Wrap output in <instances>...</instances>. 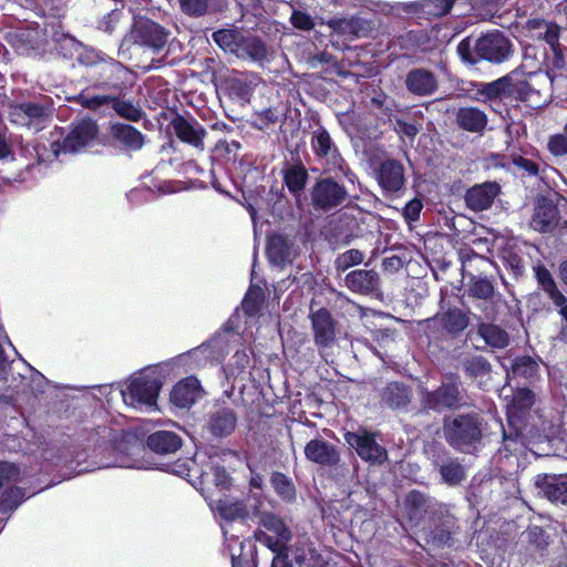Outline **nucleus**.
<instances>
[{"mask_svg":"<svg viewBox=\"0 0 567 567\" xmlns=\"http://www.w3.org/2000/svg\"><path fill=\"white\" fill-rule=\"evenodd\" d=\"M442 327L449 332H461L467 324L468 320L465 313L460 309H452L437 317Z\"/></svg>","mask_w":567,"mask_h":567,"instance_id":"obj_37","label":"nucleus"},{"mask_svg":"<svg viewBox=\"0 0 567 567\" xmlns=\"http://www.w3.org/2000/svg\"><path fill=\"white\" fill-rule=\"evenodd\" d=\"M364 24V20L358 17L333 18L327 22L332 31L348 37H360L365 31Z\"/></svg>","mask_w":567,"mask_h":567,"instance_id":"obj_31","label":"nucleus"},{"mask_svg":"<svg viewBox=\"0 0 567 567\" xmlns=\"http://www.w3.org/2000/svg\"><path fill=\"white\" fill-rule=\"evenodd\" d=\"M455 0H423L411 2L406 7L413 11H423L427 14L441 17L450 12Z\"/></svg>","mask_w":567,"mask_h":567,"instance_id":"obj_33","label":"nucleus"},{"mask_svg":"<svg viewBox=\"0 0 567 567\" xmlns=\"http://www.w3.org/2000/svg\"><path fill=\"white\" fill-rule=\"evenodd\" d=\"M307 548H296L295 560L299 565L315 566L321 563L320 555L310 544H303Z\"/></svg>","mask_w":567,"mask_h":567,"instance_id":"obj_47","label":"nucleus"},{"mask_svg":"<svg viewBox=\"0 0 567 567\" xmlns=\"http://www.w3.org/2000/svg\"><path fill=\"white\" fill-rule=\"evenodd\" d=\"M97 137V126L92 120H81L74 123L63 138L59 150L54 151L55 154L76 153L83 148L91 146Z\"/></svg>","mask_w":567,"mask_h":567,"instance_id":"obj_7","label":"nucleus"},{"mask_svg":"<svg viewBox=\"0 0 567 567\" xmlns=\"http://www.w3.org/2000/svg\"><path fill=\"white\" fill-rule=\"evenodd\" d=\"M130 20L128 16H125L123 11L113 10L107 16L103 17L100 21V29L110 34L117 31L123 24H127Z\"/></svg>","mask_w":567,"mask_h":567,"instance_id":"obj_38","label":"nucleus"},{"mask_svg":"<svg viewBox=\"0 0 567 567\" xmlns=\"http://www.w3.org/2000/svg\"><path fill=\"white\" fill-rule=\"evenodd\" d=\"M440 473L443 481L450 485H456L465 477L462 465L453 461L443 464L440 468Z\"/></svg>","mask_w":567,"mask_h":567,"instance_id":"obj_44","label":"nucleus"},{"mask_svg":"<svg viewBox=\"0 0 567 567\" xmlns=\"http://www.w3.org/2000/svg\"><path fill=\"white\" fill-rule=\"evenodd\" d=\"M505 80L501 79L487 84L485 92L488 97H496L505 90Z\"/></svg>","mask_w":567,"mask_h":567,"instance_id":"obj_64","label":"nucleus"},{"mask_svg":"<svg viewBox=\"0 0 567 567\" xmlns=\"http://www.w3.org/2000/svg\"><path fill=\"white\" fill-rule=\"evenodd\" d=\"M526 27L532 32L533 38L545 40L550 45L551 50L560 48V29L557 24L540 19H532L527 21Z\"/></svg>","mask_w":567,"mask_h":567,"instance_id":"obj_26","label":"nucleus"},{"mask_svg":"<svg viewBox=\"0 0 567 567\" xmlns=\"http://www.w3.org/2000/svg\"><path fill=\"white\" fill-rule=\"evenodd\" d=\"M489 370L488 362L482 357L474 358L467 365V371L472 374L474 373H484Z\"/></svg>","mask_w":567,"mask_h":567,"instance_id":"obj_61","label":"nucleus"},{"mask_svg":"<svg viewBox=\"0 0 567 567\" xmlns=\"http://www.w3.org/2000/svg\"><path fill=\"white\" fill-rule=\"evenodd\" d=\"M344 440L365 462L381 464L388 457L385 449L377 443L374 434L368 432L365 429L347 432Z\"/></svg>","mask_w":567,"mask_h":567,"instance_id":"obj_5","label":"nucleus"},{"mask_svg":"<svg viewBox=\"0 0 567 567\" xmlns=\"http://www.w3.org/2000/svg\"><path fill=\"white\" fill-rule=\"evenodd\" d=\"M472 41L470 38L462 40L457 45V52L464 61L474 62L471 54Z\"/></svg>","mask_w":567,"mask_h":567,"instance_id":"obj_62","label":"nucleus"},{"mask_svg":"<svg viewBox=\"0 0 567 567\" xmlns=\"http://www.w3.org/2000/svg\"><path fill=\"white\" fill-rule=\"evenodd\" d=\"M311 147L319 157L336 158V148L329 133L326 130H317L311 137Z\"/></svg>","mask_w":567,"mask_h":567,"instance_id":"obj_35","label":"nucleus"},{"mask_svg":"<svg viewBox=\"0 0 567 567\" xmlns=\"http://www.w3.org/2000/svg\"><path fill=\"white\" fill-rule=\"evenodd\" d=\"M535 486L551 503L567 505V475L539 474Z\"/></svg>","mask_w":567,"mask_h":567,"instance_id":"obj_11","label":"nucleus"},{"mask_svg":"<svg viewBox=\"0 0 567 567\" xmlns=\"http://www.w3.org/2000/svg\"><path fill=\"white\" fill-rule=\"evenodd\" d=\"M184 12L190 16H200L206 11L207 0H181Z\"/></svg>","mask_w":567,"mask_h":567,"instance_id":"obj_56","label":"nucleus"},{"mask_svg":"<svg viewBox=\"0 0 567 567\" xmlns=\"http://www.w3.org/2000/svg\"><path fill=\"white\" fill-rule=\"evenodd\" d=\"M114 109L118 115L131 121H138L142 112L134 104L126 101H117L114 103Z\"/></svg>","mask_w":567,"mask_h":567,"instance_id":"obj_52","label":"nucleus"},{"mask_svg":"<svg viewBox=\"0 0 567 567\" xmlns=\"http://www.w3.org/2000/svg\"><path fill=\"white\" fill-rule=\"evenodd\" d=\"M476 54L493 63L506 61L513 53V44L501 31L483 34L475 41Z\"/></svg>","mask_w":567,"mask_h":567,"instance_id":"obj_4","label":"nucleus"},{"mask_svg":"<svg viewBox=\"0 0 567 567\" xmlns=\"http://www.w3.org/2000/svg\"><path fill=\"white\" fill-rule=\"evenodd\" d=\"M536 277L539 285L550 299L561 298V291L557 288L550 272L545 267H537Z\"/></svg>","mask_w":567,"mask_h":567,"instance_id":"obj_46","label":"nucleus"},{"mask_svg":"<svg viewBox=\"0 0 567 567\" xmlns=\"http://www.w3.org/2000/svg\"><path fill=\"white\" fill-rule=\"evenodd\" d=\"M493 291L492 284L486 279L476 280L470 287V295L480 299H488Z\"/></svg>","mask_w":567,"mask_h":567,"instance_id":"obj_53","label":"nucleus"},{"mask_svg":"<svg viewBox=\"0 0 567 567\" xmlns=\"http://www.w3.org/2000/svg\"><path fill=\"white\" fill-rule=\"evenodd\" d=\"M236 423L237 417L231 409L218 408L209 415L208 429L213 435L224 437L233 433Z\"/></svg>","mask_w":567,"mask_h":567,"instance_id":"obj_22","label":"nucleus"},{"mask_svg":"<svg viewBox=\"0 0 567 567\" xmlns=\"http://www.w3.org/2000/svg\"><path fill=\"white\" fill-rule=\"evenodd\" d=\"M202 396L197 379L187 377L177 382L171 392V402L177 408H189Z\"/></svg>","mask_w":567,"mask_h":567,"instance_id":"obj_16","label":"nucleus"},{"mask_svg":"<svg viewBox=\"0 0 567 567\" xmlns=\"http://www.w3.org/2000/svg\"><path fill=\"white\" fill-rule=\"evenodd\" d=\"M514 164L517 167L526 171L529 175H536L538 172L537 165L535 163L520 156L514 158Z\"/></svg>","mask_w":567,"mask_h":567,"instance_id":"obj_63","label":"nucleus"},{"mask_svg":"<svg viewBox=\"0 0 567 567\" xmlns=\"http://www.w3.org/2000/svg\"><path fill=\"white\" fill-rule=\"evenodd\" d=\"M230 342L227 337H216L212 339L208 343L202 344L199 348L195 349L193 352L181 355L174 359L172 362L167 363V367H179L183 364H187L190 360H194L197 364H202L203 360L214 359L219 360L223 357L224 346Z\"/></svg>","mask_w":567,"mask_h":567,"instance_id":"obj_10","label":"nucleus"},{"mask_svg":"<svg viewBox=\"0 0 567 567\" xmlns=\"http://www.w3.org/2000/svg\"><path fill=\"white\" fill-rule=\"evenodd\" d=\"M347 198L343 186L331 178L319 181L311 193V199L316 207L324 210L342 205Z\"/></svg>","mask_w":567,"mask_h":567,"instance_id":"obj_9","label":"nucleus"},{"mask_svg":"<svg viewBox=\"0 0 567 567\" xmlns=\"http://www.w3.org/2000/svg\"><path fill=\"white\" fill-rule=\"evenodd\" d=\"M306 179V171L298 166L290 167L285 173V183L292 193L300 192L305 187Z\"/></svg>","mask_w":567,"mask_h":567,"instance_id":"obj_42","label":"nucleus"},{"mask_svg":"<svg viewBox=\"0 0 567 567\" xmlns=\"http://www.w3.org/2000/svg\"><path fill=\"white\" fill-rule=\"evenodd\" d=\"M122 442L116 444L113 439L97 443L94 449V457L99 458L97 467H133L131 461L122 454Z\"/></svg>","mask_w":567,"mask_h":567,"instance_id":"obj_12","label":"nucleus"},{"mask_svg":"<svg viewBox=\"0 0 567 567\" xmlns=\"http://www.w3.org/2000/svg\"><path fill=\"white\" fill-rule=\"evenodd\" d=\"M243 34L237 30H218L213 33V40L224 50L236 55Z\"/></svg>","mask_w":567,"mask_h":567,"instance_id":"obj_34","label":"nucleus"},{"mask_svg":"<svg viewBox=\"0 0 567 567\" xmlns=\"http://www.w3.org/2000/svg\"><path fill=\"white\" fill-rule=\"evenodd\" d=\"M306 457L321 465H333L339 461V454L333 445L322 440H311L305 446Z\"/></svg>","mask_w":567,"mask_h":567,"instance_id":"obj_21","label":"nucleus"},{"mask_svg":"<svg viewBox=\"0 0 567 567\" xmlns=\"http://www.w3.org/2000/svg\"><path fill=\"white\" fill-rule=\"evenodd\" d=\"M548 148L556 156L567 154V137L565 135L553 136L548 143Z\"/></svg>","mask_w":567,"mask_h":567,"instance_id":"obj_59","label":"nucleus"},{"mask_svg":"<svg viewBox=\"0 0 567 567\" xmlns=\"http://www.w3.org/2000/svg\"><path fill=\"white\" fill-rule=\"evenodd\" d=\"M147 444L156 453L169 454L182 446V440L174 432L157 431L148 436Z\"/></svg>","mask_w":567,"mask_h":567,"instance_id":"obj_27","label":"nucleus"},{"mask_svg":"<svg viewBox=\"0 0 567 567\" xmlns=\"http://www.w3.org/2000/svg\"><path fill=\"white\" fill-rule=\"evenodd\" d=\"M216 511L220 516V527L226 537L234 538L235 535L230 534L229 525L234 522H238L240 525L244 524L246 516V508L241 502H233L229 499H220L216 505Z\"/></svg>","mask_w":567,"mask_h":567,"instance_id":"obj_20","label":"nucleus"},{"mask_svg":"<svg viewBox=\"0 0 567 567\" xmlns=\"http://www.w3.org/2000/svg\"><path fill=\"white\" fill-rule=\"evenodd\" d=\"M262 299V289L259 286H250L241 303L244 311L248 316H255L260 308Z\"/></svg>","mask_w":567,"mask_h":567,"instance_id":"obj_39","label":"nucleus"},{"mask_svg":"<svg viewBox=\"0 0 567 567\" xmlns=\"http://www.w3.org/2000/svg\"><path fill=\"white\" fill-rule=\"evenodd\" d=\"M315 342L319 348L331 347L336 340L334 323L326 309H319L311 315Z\"/></svg>","mask_w":567,"mask_h":567,"instance_id":"obj_15","label":"nucleus"},{"mask_svg":"<svg viewBox=\"0 0 567 567\" xmlns=\"http://www.w3.org/2000/svg\"><path fill=\"white\" fill-rule=\"evenodd\" d=\"M233 90L243 102H248L252 93L250 84L241 81L234 83Z\"/></svg>","mask_w":567,"mask_h":567,"instance_id":"obj_60","label":"nucleus"},{"mask_svg":"<svg viewBox=\"0 0 567 567\" xmlns=\"http://www.w3.org/2000/svg\"><path fill=\"white\" fill-rule=\"evenodd\" d=\"M347 287L359 293H370L379 287V275L374 270L359 269L346 276Z\"/></svg>","mask_w":567,"mask_h":567,"instance_id":"obj_23","label":"nucleus"},{"mask_svg":"<svg viewBox=\"0 0 567 567\" xmlns=\"http://www.w3.org/2000/svg\"><path fill=\"white\" fill-rule=\"evenodd\" d=\"M508 0H473V7L483 19L493 18Z\"/></svg>","mask_w":567,"mask_h":567,"instance_id":"obj_45","label":"nucleus"},{"mask_svg":"<svg viewBox=\"0 0 567 567\" xmlns=\"http://www.w3.org/2000/svg\"><path fill=\"white\" fill-rule=\"evenodd\" d=\"M558 223L557 207L545 198L538 200L532 219V227L538 231H548Z\"/></svg>","mask_w":567,"mask_h":567,"instance_id":"obj_24","label":"nucleus"},{"mask_svg":"<svg viewBox=\"0 0 567 567\" xmlns=\"http://www.w3.org/2000/svg\"><path fill=\"white\" fill-rule=\"evenodd\" d=\"M408 91L417 96H429L436 92L439 82L434 73L425 69H413L405 78Z\"/></svg>","mask_w":567,"mask_h":567,"instance_id":"obj_14","label":"nucleus"},{"mask_svg":"<svg viewBox=\"0 0 567 567\" xmlns=\"http://www.w3.org/2000/svg\"><path fill=\"white\" fill-rule=\"evenodd\" d=\"M24 492L20 487H14L4 492L0 499V513L14 511L24 501Z\"/></svg>","mask_w":567,"mask_h":567,"instance_id":"obj_40","label":"nucleus"},{"mask_svg":"<svg viewBox=\"0 0 567 567\" xmlns=\"http://www.w3.org/2000/svg\"><path fill=\"white\" fill-rule=\"evenodd\" d=\"M458 125L470 132H481L487 124V117L484 112L476 107H462L456 114Z\"/></svg>","mask_w":567,"mask_h":567,"instance_id":"obj_29","label":"nucleus"},{"mask_svg":"<svg viewBox=\"0 0 567 567\" xmlns=\"http://www.w3.org/2000/svg\"><path fill=\"white\" fill-rule=\"evenodd\" d=\"M423 208L421 199L414 198L410 200L403 208V216L409 223L415 221L420 217V213Z\"/></svg>","mask_w":567,"mask_h":567,"instance_id":"obj_58","label":"nucleus"},{"mask_svg":"<svg viewBox=\"0 0 567 567\" xmlns=\"http://www.w3.org/2000/svg\"><path fill=\"white\" fill-rule=\"evenodd\" d=\"M20 474L21 471L14 463L0 462V487L7 483L19 481Z\"/></svg>","mask_w":567,"mask_h":567,"instance_id":"obj_51","label":"nucleus"},{"mask_svg":"<svg viewBox=\"0 0 567 567\" xmlns=\"http://www.w3.org/2000/svg\"><path fill=\"white\" fill-rule=\"evenodd\" d=\"M424 497L417 493H411L408 495L405 505L412 506L413 509L409 513L411 519H416L422 515Z\"/></svg>","mask_w":567,"mask_h":567,"instance_id":"obj_57","label":"nucleus"},{"mask_svg":"<svg viewBox=\"0 0 567 567\" xmlns=\"http://www.w3.org/2000/svg\"><path fill=\"white\" fill-rule=\"evenodd\" d=\"M378 182L385 192L400 190L405 183L403 165L394 159L383 162L378 171Z\"/></svg>","mask_w":567,"mask_h":567,"instance_id":"obj_17","label":"nucleus"},{"mask_svg":"<svg viewBox=\"0 0 567 567\" xmlns=\"http://www.w3.org/2000/svg\"><path fill=\"white\" fill-rule=\"evenodd\" d=\"M363 259L364 255L362 251L358 249H349L337 257L334 265L338 271H346L350 267L360 265Z\"/></svg>","mask_w":567,"mask_h":567,"instance_id":"obj_43","label":"nucleus"},{"mask_svg":"<svg viewBox=\"0 0 567 567\" xmlns=\"http://www.w3.org/2000/svg\"><path fill=\"white\" fill-rule=\"evenodd\" d=\"M10 121L31 132L41 131L49 117L50 110L37 103H22L10 106Z\"/></svg>","mask_w":567,"mask_h":567,"instance_id":"obj_6","label":"nucleus"},{"mask_svg":"<svg viewBox=\"0 0 567 567\" xmlns=\"http://www.w3.org/2000/svg\"><path fill=\"white\" fill-rule=\"evenodd\" d=\"M44 13L59 16L66 7L69 0H35Z\"/></svg>","mask_w":567,"mask_h":567,"instance_id":"obj_55","label":"nucleus"},{"mask_svg":"<svg viewBox=\"0 0 567 567\" xmlns=\"http://www.w3.org/2000/svg\"><path fill=\"white\" fill-rule=\"evenodd\" d=\"M271 483L276 492L285 499L295 497V487L288 477L281 473L272 475Z\"/></svg>","mask_w":567,"mask_h":567,"instance_id":"obj_48","label":"nucleus"},{"mask_svg":"<svg viewBox=\"0 0 567 567\" xmlns=\"http://www.w3.org/2000/svg\"><path fill=\"white\" fill-rule=\"evenodd\" d=\"M499 192L496 183H484L475 185L467 190L465 200L467 206L474 212L487 209Z\"/></svg>","mask_w":567,"mask_h":567,"instance_id":"obj_19","label":"nucleus"},{"mask_svg":"<svg viewBox=\"0 0 567 567\" xmlns=\"http://www.w3.org/2000/svg\"><path fill=\"white\" fill-rule=\"evenodd\" d=\"M389 396L386 401L392 406H401L409 402V395L406 390L398 383L390 384L388 386Z\"/></svg>","mask_w":567,"mask_h":567,"instance_id":"obj_50","label":"nucleus"},{"mask_svg":"<svg viewBox=\"0 0 567 567\" xmlns=\"http://www.w3.org/2000/svg\"><path fill=\"white\" fill-rule=\"evenodd\" d=\"M537 362L529 357L519 358L513 363V373L524 378L534 377L537 372Z\"/></svg>","mask_w":567,"mask_h":567,"instance_id":"obj_49","label":"nucleus"},{"mask_svg":"<svg viewBox=\"0 0 567 567\" xmlns=\"http://www.w3.org/2000/svg\"><path fill=\"white\" fill-rule=\"evenodd\" d=\"M173 130L176 136L184 143L196 148L204 150L205 128L194 118L176 116L172 121Z\"/></svg>","mask_w":567,"mask_h":567,"instance_id":"obj_13","label":"nucleus"},{"mask_svg":"<svg viewBox=\"0 0 567 567\" xmlns=\"http://www.w3.org/2000/svg\"><path fill=\"white\" fill-rule=\"evenodd\" d=\"M458 400V390L454 384H444L433 393H426V403L429 408L441 410L451 408Z\"/></svg>","mask_w":567,"mask_h":567,"instance_id":"obj_28","label":"nucleus"},{"mask_svg":"<svg viewBox=\"0 0 567 567\" xmlns=\"http://www.w3.org/2000/svg\"><path fill=\"white\" fill-rule=\"evenodd\" d=\"M161 382L147 375L130 379L121 389L124 403L135 410L151 411L156 409Z\"/></svg>","mask_w":567,"mask_h":567,"instance_id":"obj_2","label":"nucleus"},{"mask_svg":"<svg viewBox=\"0 0 567 567\" xmlns=\"http://www.w3.org/2000/svg\"><path fill=\"white\" fill-rule=\"evenodd\" d=\"M259 524L264 529L255 533L256 539L274 553H282L291 536L285 523L274 514L264 513Z\"/></svg>","mask_w":567,"mask_h":567,"instance_id":"obj_3","label":"nucleus"},{"mask_svg":"<svg viewBox=\"0 0 567 567\" xmlns=\"http://www.w3.org/2000/svg\"><path fill=\"white\" fill-rule=\"evenodd\" d=\"M249 364V355L246 349H236L230 361L225 368L227 377H236L241 373Z\"/></svg>","mask_w":567,"mask_h":567,"instance_id":"obj_41","label":"nucleus"},{"mask_svg":"<svg viewBox=\"0 0 567 567\" xmlns=\"http://www.w3.org/2000/svg\"><path fill=\"white\" fill-rule=\"evenodd\" d=\"M478 334L486 344L493 348H504L508 343L507 333L494 324H481Z\"/></svg>","mask_w":567,"mask_h":567,"instance_id":"obj_36","label":"nucleus"},{"mask_svg":"<svg viewBox=\"0 0 567 567\" xmlns=\"http://www.w3.org/2000/svg\"><path fill=\"white\" fill-rule=\"evenodd\" d=\"M269 261L275 265H284L291 260L292 250L287 239L280 235L269 238L267 246Z\"/></svg>","mask_w":567,"mask_h":567,"instance_id":"obj_30","label":"nucleus"},{"mask_svg":"<svg viewBox=\"0 0 567 567\" xmlns=\"http://www.w3.org/2000/svg\"><path fill=\"white\" fill-rule=\"evenodd\" d=\"M535 402L534 393L528 389H518L514 392L512 400L506 404L507 420L514 427L519 426L524 416Z\"/></svg>","mask_w":567,"mask_h":567,"instance_id":"obj_18","label":"nucleus"},{"mask_svg":"<svg viewBox=\"0 0 567 567\" xmlns=\"http://www.w3.org/2000/svg\"><path fill=\"white\" fill-rule=\"evenodd\" d=\"M236 56L243 60H250L262 65L269 61V53L265 44L255 37L243 35Z\"/></svg>","mask_w":567,"mask_h":567,"instance_id":"obj_25","label":"nucleus"},{"mask_svg":"<svg viewBox=\"0 0 567 567\" xmlns=\"http://www.w3.org/2000/svg\"><path fill=\"white\" fill-rule=\"evenodd\" d=\"M444 434L450 445L471 452L481 442L482 422L475 414L457 415L445 422Z\"/></svg>","mask_w":567,"mask_h":567,"instance_id":"obj_1","label":"nucleus"},{"mask_svg":"<svg viewBox=\"0 0 567 567\" xmlns=\"http://www.w3.org/2000/svg\"><path fill=\"white\" fill-rule=\"evenodd\" d=\"M291 24L299 30L309 31L315 27L312 18L302 11L295 10L290 17Z\"/></svg>","mask_w":567,"mask_h":567,"instance_id":"obj_54","label":"nucleus"},{"mask_svg":"<svg viewBox=\"0 0 567 567\" xmlns=\"http://www.w3.org/2000/svg\"><path fill=\"white\" fill-rule=\"evenodd\" d=\"M112 130L115 138L130 148L138 150L144 144L141 132L131 125L115 124Z\"/></svg>","mask_w":567,"mask_h":567,"instance_id":"obj_32","label":"nucleus"},{"mask_svg":"<svg viewBox=\"0 0 567 567\" xmlns=\"http://www.w3.org/2000/svg\"><path fill=\"white\" fill-rule=\"evenodd\" d=\"M132 37L140 45L159 51L165 47L168 33L158 23L138 18L133 24Z\"/></svg>","mask_w":567,"mask_h":567,"instance_id":"obj_8","label":"nucleus"}]
</instances>
